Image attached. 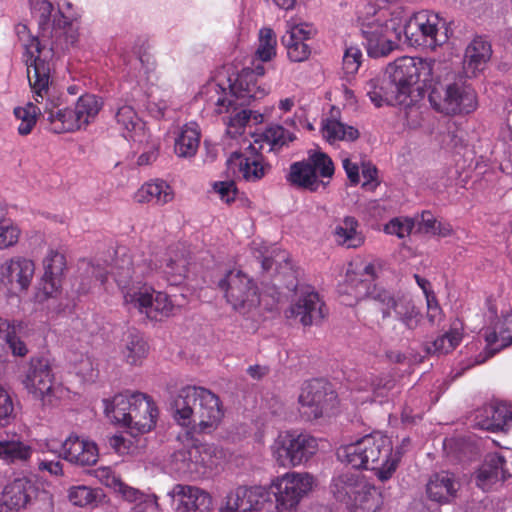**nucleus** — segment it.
Returning a JSON list of instances; mask_svg holds the SVG:
<instances>
[{
	"label": "nucleus",
	"instance_id": "3c124183",
	"mask_svg": "<svg viewBox=\"0 0 512 512\" xmlns=\"http://www.w3.org/2000/svg\"><path fill=\"white\" fill-rule=\"evenodd\" d=\"M276 36L272 29L262 28L259 32V45L256 56L261 61H270L276 55Z\"/></svg>",
	"mask_w": 512,
	"mask_h": 512
},
{
	"label": "nucleus",
	"instance_id": "4be33fe9",
	"mask_svg": "<svg viewBox=\"0 0 512 512\" xmlns=\"http://www.w3.org/2000/svg\"><path fill=\"white\" fill-rule=\"evenodd\" d=\"M287 27L281 41L287 49L288 58L293 62L306 61L311 54V48L306 41L316 34V29L308 23L288 22Z\"/></svg>",
	"mask_w": 512,
	"mask_h": 512
},
{
	"label": "nucleus",
	"instance_id": "f3484780",
	"mask_svg": "<svg viewBox=\"0 0 512 512\" xmlns=\"http://www.w3.org/2000/svg\"><path fill=\"white\" fill-rule=\"evenodd\" d=\"M34 262L23 256H14L0 266V283L11 293L26 292L34 278Z\"/></svg>",
	"mask_w": 512,
	"mask_h": 512
},
{
	"label": "nucleus",
	"instance_id": "13d9d810",
	"mask_svg": "<svg viewBox=\"0 0 512 512\" xmlns=\"http://www.w3.org/2000/svg\"><path fill=\"white\" fill-rule=\"evenodd\" d=\"M14 417V403L12 397L9 392L0 385V425H7Z\"/></svg>",
	"mask_w": 512,
	"mask_h": 512
},
{
	"label": "nucleus",
	"instance_id": "9d476101",
	"mask_svg": "<svg viewBox=\"0 0 512 512\" xmlns=\"http://www.w3.org/2000/svg\"><path fill=\"white\" fill-rule=\"evenodd\" d=\"M334 174V164L331 158L324 152L310 153L303 161L291 164L287 175V181L294 187L317 191L321 181L319 176L331 178Z\"/></svg>",
	"mask_w": 512,
	"mask_h": 512
},
{
	"label": "nucleus",
	"instance_id": "774afa93",
	"mask_svg": "<svg viewBox=\"0 0 512 512\" xmlns=\"http://www.w3.org/2000/svg\"><path fill=\"white\" fill-rule=\"evenodd\" d=\"M58 288V278L46 277V275L44 274L42 279V286L40 288L43 297L41 296V294H38L37 297L40 298V300H45L49 297H52L58 291Z\"/></svg>",
	"mask_w": 512,
	"mask_h": 512
},
{
	"label": "nucleus",
	"instance_id": "dca6fc26",
	"mask_svg": "<svg viewBox=\"0 0 512 512\" xmlns=\"http://www.w3.org/2000/svg\"><path fill=\"white\" fill-rule=\"evenodd\" d=\"M389 70L392 81L404 93L403 96L410 101V105H413L410 98L411 88L418 83L421 75L430 76L431 64L421 58L402 57L390 65Z\"/></svg>",
	"mask_w": 512,
	"mask_h": 512
},
{
	"label": "nucleus",
	"instance_id": "6e6d98bb",
	"mask_svg": "<svg viewBox=\"0 0 512 512\" xmlns=\"http://www.w3.org/2000/svg\"><path fill=\"white\" fill-rule=\"evenodd\" d=\"M46 277L59 278L66 268L65 256L55 250H50L43 261Z\"/></svg>",
	"mask_w": 512,
	"mask_h": 512
},
{
	"label": "nucleus",
	"instance_id": "79ce46f5",
	"mask_svg": "<svg viewBox=\"0 0 512 512\" xmlns=\"http://www.w3.org/2000/svg\"><path fill=\"white\" fill-rule=\"evenodd\" d=\"M32 454V448L19 439L0 441V459L6 463L27 461Z\"/></svg>",
	"mask_w": 512,
	"mask_h": 512
},
{
	"label": "nucleus",
	"instance_id": "5fc2aeb1",
	"mask_svg": "<svg viewBox=\"0 0 512 512\" xmlns=\"http://www.w3.org/2000/svg\"><path fill=\"white\" fill-rule=\"evenodd\" d=\"M419 229L425 233L432 235H439L446 237L451 234V227L438 222L433 214L429 211H424L418 222Z\"/></svg>",
	"mask_w": 512,
	"mask_h": 512
},
{
	"label": "nucleus",
	"instance_id": "de8ad7c7",
	"mask_svg": "<svg viewBox=\"0 0 512 512\" xmlns=\"http://www.w3.org/2000/svg\"><path fill=\"white\" fill-rule=\"evenodd\" d=\"M40 113L41 109L31 102L27 103L24 107H16L14 115L20 120L18 133L23 136L30 134Z\"/></svg>",
	"mask_w": 512,
	"mask_h": 512
},
{
	"label": "nucleus",
	"instance_id": "5701e85b",
	"mask_svg": "<svg viewBox=\"0 0 512 512\" xmlns=\"http://www.w3.org/2000/svg\"><path fill=\"white\" fill-rule=\"evenodd\" d=\"M169 495L178 512H208L211 508L210 495L196 486L177 484Z\"/></svg>",
	"mask_w": 512,
	"mask_h": 512
},
{
	"label": "nucleus",
	"instance_id": "20e7f679",
	"mask_svg": "<svg viewBox=\"0 0 512 512\" xmlns=\"http://www.w3.org/2000/svg\"><path fill=\"white\" fill-rule=\"evenodd\" d=\"M151 259L143 256H132L126 247H118L115 250V257L110 264L109 271L99 263L88 264L86 273L105 285L107 274H110L121 291L124 303L127 305L146 284L143 280L150 276L155 270Z\"/></svg>",
	"mask_w": 512,
	"mask_h": 512
},
{
	"label": "nucleus",
	"instance_id": "6ab92c4d",
	"mask_svg": "<svg viewBox=\"0 0 512 512\" xmlns=\"http://www.w3.org/2000/svg\"><path fill=\"white\" fill-rule=\"evenodd\" d=\"M365 90L376 107L399 105L405 107L407 118L410 114H418V108L415 105H410V101L406 100V96H403L404 93L400 92L390 76L369 80L365 85Z\"/></svg>",
	"mask_w": 512,
	"mask_h": 512
},
{
	"label": "nucleus",
	"instance_id": "473e14b6",
	"mask_svg": "<svg viewBox=\"0 0 512 512\" xmlns=\"http://www.w3.org/2000/svg\"><path fill=\"white\" fill-rule=\"evenodd\" d=\"M458 483L453 475L442 472L433 475L426 485V492L432 501L447 503L455 497Z\"/></svg>",
	"mask_w": 512,
	"mask_h": 512
},
{
	"label": "nucleus",
	"instance_id": "603ef678",
	"mask_svg": "<svg viewBox=\"0 0 512 512\" xmlns=\"http://www.w3.org/2000/svg\"><path fill=\"white\" fill-rule=\"evenodd\" d=\"M262 136L269 144L270 150L281 148L295 139V135L293 133L279 125L270 126L264 131Z\"/></svg>",
	"mask_w": 512,
	"mask_h": 512
},
{
	"label": "nucleus",
	"instance_id": "ea45409f",
	"mask_svg": "<svg viewBox=\"0 0 512 512\" xmlns=\"http://www.w3.org/2000/svg\"><path fill=\"white\" fill-rule=\"evenodd\" d=\"M321 132L323 138L329 143L336 141H354L359 137V132L352 126H347L336 119H326L322 122Z\"/></svg>",
	"mask_w": 512,
	"mask_h": 512
},
{
	"label": "nucleus",
	"instance_id": "2f4dec72",
	"mask_svg": "<svg viewBox=\"0 0 512 512\" xmlns=\"http://www.w3.org/2000/svg\"><path fill=\"white\" fill-rule=\"evenodd\" d=\"M117 124L121 127L123 136L134 142L142 143L147 140L144 122L138 117L134 108L129 105L121 106L115 115Z\"/></svg>",
	"mask_w": 512,
	"mask_h": 512
},
{
	"label": "nucleus",
	"instance_id": "49530a36",
	"mask_svg": "<svg viewBox=\"0 0 512 512\" xmlns=\"http://www.w3.org/2000/svg\"><path fill=\"white\" fill-rule=\"evenodd\" d=\"M461 338V333L458 330H451L427 344L426 351L429 354H448L459 345Z\"/></svg>",
	"mask_w": 512,
	"mask_h": 512
},
{
	"label": "nucleus",
	"instance_id": "0e129e2a",
	"mask_svg": "<svg viewBox=\"0 0 512 512\" xmlns=\"http://www.w3.org/2000/svg\"><path fill=\"white\" fill-rule=\"evenodd\" d=\"M174 469L182 474H193L192 463L188 460L187 448L176 451L172 455Z\"/></svg>",
	"mask_w": 512,
	"mask_h": 512
},
{
	"label": "nucleus",
	"instance_id": "0eeeda50",
	"mask_svg": "<svg viewBox=\"0 0 512 512\" xmlns=\"http://www.w3.org/2000/svg\"><path fill=\"white\" fill-rule=\"evenodd\" d=\"M331 491L337 500L352 506V512H377L379 509L376 488L356 474L344 473L333 478Z\"/></svg>",
	"mask_w": 512,
	"mask_h": 512
},
{
	"label": "nucleus",
	"instance_id": "58836bf2",
	"mask_svg": "<svg viewBox=\"0 0 512 512\" xmlns=\"http://www.w3.org/2000/svg\"><path fill=\"white\" fill-rule=\"evenodd\" d=\"M188 264V258L183 251L171 249L164 259V264L161 268L168 277V280L173 284H177L186 277Z\"/></svg>",
	"mask_w": 512,
	"mask_h": 512
},
{
	"label": "nucleus",
	"instance_id": "c756f323",
	"mask_svg": "<svg viewBox=\"0 0 512 512\" xmlns=\"http://www.w3.org/2000/svg\"><path fill=\"white\" fill-rule=\"evenodd\" d=\"M227 166L236 177L252 182L261 179L269 168L258 157L248 158L237 152L227 159Z\"/></svg>",
	"mask_w": 512,
	"mask_h": 512
},
{
	"label": "nucleus",
	"instance_id": "f704fd0d",
	"mask_svg": "<svg viewBox=\"0 0 512 512\" xmlns=\"http://www.w3.org/2000/svg\"><path fill=\"white\" fill-rule=\"evenodd\" d=\"M450 88L456 93H450L449 100L442 102L445 114L470 113L476 108V95L471 88L456 83Z\"/></svg>",
	"mask_w": 512,
	"mask_h": 512
},
{
	"label": "nucleus",
	"instance_id": "a18cd8bd",
	"mask_svg": "<svg viewBox=\"0 0 512 512\" xmlns=\"http://www.w3.org/2000/svg\"><path fill=\"white\" fill-rule=\"evenodd\" d=\"M359 389L369 390L376 396H385L395 387V379L390 374H369L358 384Z\"/></svg>",
	"mask_w": 512,
	"mask_h": 512
},
{
	"label": "nucleus",
	"instance_id": "4d7b16f0",
	"mask_svg": "<svg viewBox=\"0 0 512 512\" xmlns=\"http://www.w3.org/2000/svg\"><path fill=\"white\" fill-rule=\"evenodd\" d=\"M362 52L356 46L346 48L343 56V70L347 75L355 74L361 65Z\"/></svg>",
	"mask_w": 512,
	"mask_h": 512
},
{
	"label": "nucleus",
	"instance_id": "c9c22d12",
	"mask_svg": "<svg viewBox=\"0 0 512 512\" xmlns=\"http://www.w3.org/2000/svg\"><path fill=\"white\" fill-rule=\"evenodd\" d=\"M492 354L512 344V312L502 316L492 330L484 334Z\"/></svg>",
	"mask_w": 512,
	"mask_h": 512
},
{
	"label": "nucleus",
	"instance_id": "2eb2a0df",
	"mask_svg": "<svg viewBox=\"0 0 512 512\" xmlns=\"http://www.w3.org/2000/svg\"><path fill=\"white\" fill-rule=\"evenodd\" d=\"M373 301L381 310L384 319L390 317L391 311H394L397 319L409 330L416 329L421 322V312L408 296L396 297L388 290H376Z\"/></svg>",
	"mask_w": 512,
	"mask_h": 512
},
{
	"label": "nucleus",
	"instance_id": "423d86ee",
	"mask_svg": "<svg viewBox=\"0 0 512 512\" xmlns=\"http://www.w3.org/2000/svg\"><path fill=\"white\" fill-rule=\"evenodd\" d=\"M19 39L23 42L26 51L27 77L35 102L41 103L45 98H50L51 69L54 48L47 46L37 37L29 38L27 26H16Z\"/></svg>",
	"mask_w": 512,
	"mask_h": 512
},
{
	"label": "nucleus",
	"instance_id": "052dcab7",
	"mask_svg": "<svg viewBox=\"0 0 512 512\" xmlns=\"http://www.w3.org/2000/svg\"><path fill=\"white\" fill-rule=\"evenodd\" d=\"M126 501L134 503L132 512H160L156 500L151 496L144 494L139 490V495H135Z\"/></svg>",
	"mask_w": 512,
	"mask_h": 512
},
{
	"label": "nucleus",
	"instance_id": "cd10ccee",
	"mask_svg": "<svg viewBox=\"0 0 512 512\" xmlns=\"http://www.w3.org/2000/svg\"><path fill=\"white\" fill-rule=\"evenodd\" d=\"M512 421V412L506 405H485L475 414V425L481 429L497 432L503 431Z\"/></svg>",
	"mask_w": 512,
	"mask_h": 512
},
{
	"label": "nucleus",
	"instance_id": "a19ab883",
	"mask_svg": "<svg viewBox=\"0 0 512 512\" xmlns=\"http://www.w3.org/2000/svg\"><path fill=\"white\" fill-rule=\"evenodd\" d=\"M96 478L105 486L113 489L124 500L139 495V490L124 483L110 467H100L95 471Z\"/></svg>",
	"mask_w": 512,
	"mask_h": 512
},
{
	"label": "nucleus",
	"instance_id": "338daca9",
	"mask_svg": "<svg viewBox=\"0 0 512 512\" xmlns=\"http://www.w3.org/2000/svg\"><path fill=\"white\" fill-rule=\"evenodd\" d=\"M20 333L7 334L6 343L15 356L24 357L28 353L26 344L19 337Z\"/></svg>",
	"mask_w": 512,
	"mask_h": 512
},
{
	"label": "nucleus",
	"instance_id": "bb28decb",
	"mask_svg": "<svg viewBox=\"0 0 512 512\" xmlns=\"http://www.w3.org/2000/svg\"><path fill=\"white\" fill-rule=\"evenodd\" d=\"M43 112L47 116L51 130L55 133L74 132L84 129L82 123L79 122L80 119L76 116L78 113L75 107L73 109H60L54 101L48 99Z\"/></svg>",
	"mask_w": 512,
	"mask_h": 512
},
{
	"label": "nucleus",
	"instance_id": "e433bc0d",
	"mask_svg": "<svg viewBox=\"0 0 512 512\" xmlns=\"http://www.w3.org/2000/svg\"><path fill=\"white\" fill-rule=\"evenodd\" d=\"M135 198L139 203L165 205L173 200L174 192L165 181L156 180L142 185Z\"/></svg>",
	"mask_w": 512,
	"mask_h": 512
},
{
	"label": "nucleus",
	"instance_id": "f03ea898",
	"mask_svg": "<svg viewBox=\"0 0 512 512\" xmlns=\"http://www.w3.org/2000/svg\"><path fill=\"white\" fill-rule=\"evenodd\" d=\"M177 424L190 427L192 433L209 434L220 424L224 411L215 393L201 386L182 387L171 402Z\"/></svg>",
	"mask_w": 512,
	"mask_h": 512
},
{
	"label": "nucleus",
	"instance_id": "393cba45",
	"mask_svg": "<svg viewBox=\"0 0 512 512\" xmlns=\"http://www.w3.org/2000/svg\"><path fill=\"white\" fill-rule=\"evenodd\" d=\"M61 455L73 464L93 465L98 460V449L94 442L70 436L61 446Z\"/></svg>",
	"mask_w": 512,
	"mask_h": 512
},
{
	"label": "nucleus",
	"instance_id": "39448f33",
	"mask_svg": "<svg viewBox=\"0 0 512 512\" xmlns=\"http://www.w3.org/2000/svg\"><path fill=\"white\" fill-rule=\"evenodd\" d=\"M104 403L105 413L111 420L138 433L149 432L156 424L158 409L146 394L126 391Z\"/></svg>",
	"mask_w": 512,
	"mask_h": 512
},
{
	"label": "nucleus",
	"instance_id": "bf43d9fd",
	"mask_svg": "<svg viewBox=\"0 0 512 512\" xmlns=\"http://www.w3.org/2000/svg\"><path fill=\"white\" fill-rule=\"evenodd\" d=\"M413 226H414V222L412 219L394 218L391 221H389V223H387L385 225L384 231L387 234L396 235L399 238H404L410 234Z\"/></svg>",
	"mask_w": 512,
	"mask_h": 512
},
{
	"label": "nucleus",
	"instance_id": "7ed1b4c3",
	"mask_svg": "<svg viewBox=\"0 0 512 512\" xmlns=\"http://www.w3.org/2000/svg\"><path fill=\"white\" fill-rule=\"evenodd\" d=\"M337 457L353 468L374 470L378 479L384 482L396 471L401 460V452L392 453L391 439L374 432L340 447Z\"/></svg>",
	"mask_w": 512,
	"mask_h": 512
},
{
	"label": "nucleus",
	"instance_id": "9b49d317",
	"mask_svg": "<svg viewBox=\"0 0 512 512\" xmlns=\"http://www.w3.org/2000/svg\"><path fill=\"white\" fill-rule=\"evenodd\" d=\"M403 32L408 40L431 48L444 44L449 38L445 20L428 10L415 13L405 24Z\"/></svg>",
	"mask_w": 512,
	"mask_h": 512
},
{
	"label": "nucleus",
	"instance_id": "ddd939ff",
	"mask_svg": "<svg viewBox=\"0 0 512 512\" xmlns=\"http://www.w3.org/2000/svg\"><path fill=\"white\" fill-rule=\"evenodd\" d=\"M337 395L330 383L322 379L307 382L298 397L299 412L312 421L326 415L335 405Z\"/></svg>",
	"mask_w": 512,
	"mask_h": 512
},
{
	"label": "nucleus",
	"instance_id": "72a5a7b5",
	"mask_svg": "<svg viewBox=\"0 0 512 512\" xmlns=\"http://www.w3.org/2000/svg\"><path fill=\"white\" fill-rule=\"evenodd\" d=\"M200 138V128L196 122L183 125L174 142V152L177 157L184 159L194 157L199 148Z\"/></svg>",
	"mask_w": 512,
	"mask_h": 512
},
{
	"label": "nucleus",
	"instance_id": "37998d69",
	"mask_svg": "<svg viewBox=\"0 0 512 512\" xmlns=\"http://www.w3.org/2000/svg\"><path fill=\"white\" fill-rule=\"evenodd\" d=\"M237 97L243 100H256L264 97L267 93L265 88L257 84L254 73L241 72L234 85Z\"/></svg>",
	"mask_w": 512,
	"mask_h": 512
},
{
	"label": "nucleus",
	"instance_id": "c85d7f7f",
	"mask_svg": "<svg viewBox=\"0 0 512 512\" xmlns=\"http://www.w3.org/2000/svg\"><path fill=\"white\" fill-rule=\"evenodd\" d=\"M376 290H385L370 283L368 278H364L362 274L356 271H347L345 280L339 285L341 295H346L352 299L347 301V305H353L364 298L373 300V293Z\"/></svg>",
	"mask_w": 512,
	"mask_h": 512
},
{
	"label": "nucleus",
	"instance_id": "412c9836",
	"mask_svg": "<svg viewBox=\"0 0 512 512\" xmlns=\"http://www.w3.org/2000/svg\"><path fill=\"white\" fill-rule=\"evenodd\" d=\"M505 458L498 453L488 454L474 474L475 484L485 492L501 488L511 477Z\"/></svg>",
	"mask_w": 512,
	"mask_h": 512
},
{
	"label": "nucleus",
	"instance_id": "e2e57ef3",
	"mask_svg": "<svg viewBox=\"0 0 512 512\" xmlns=\"http://www.w3.org/2000/svg\"><path fill=\"white\" fill-rule=\"evenodd\" d=\"M26 323L22 320H9L0 316V340L7 339V334L22 333Z\"/></svg>",
	"mask_w": 512,
	"mask_h": 512
},
{
	"label": "nucleus",
	"instance_id": "a211bd4d",
	"mask_svg": "<svg viewBox=\"0 0 512 512\" xmlns=\"http://www.w3.org/2000/svg\"><path fill=\"white\" fill-rule=\"evenodd\" d=\"M286 316L297 319L303 326L318 325L325 317L324 303L312 288L301 287L286 310Z\"/></svg>",
	"mask_w": 512,
	"mask_h": 512
},
{
	"label": "nucleus",
	"instance_id": "8fccbe9b",
	"mask_svg": "<svg viewBox=\"0 0 512 512\" xmlns=\"http://www.w3.org/2000/svg\"><path fill=\"white\" fill-rule=\"evenodd\" d=\"M100 489H93L88 486L79 485L73 486L68 490L69 501L79 507H85L95 503L101 496Z\"/></svg>",
	"mask_w": 512,
	"mask_h": 512
},
{
	"label": "nucleus",
	"instance_id": "69168bd1",
	"mask_svg": "<svg viewBox=\"0 0 512 512\" xmlns=\"http://www.w3.org/2000/svg\"><path fill=\"white\" fill-rule=\"evenodd\" d=\"M213 188L220 198L226 203L234 201L237 188L233 181L216 182Z\"/></svg>",
	"mask_w": 512,
	"mask_h": 512
},
{
	"label": "nucleus",
	"instance_id": "7c9ffc66",
	"mask_svg": "<svg viewBox=\"0 0 512 512\" xmlns=\"http://www.w3.org/2000/svg\"><path fill=\"white\" fill-rule=\"evenodd\" d=\"M492 54L491 45L484 38L475 37L465 50L463 68L468 77L483 69Z\"/></svg>",
	"mask_w": 512,
	"mask_h": 512
},
{
	"label": "nucleus",
	"instance_id": "f8f14e48",
	"mask_svg": "<svg viewBox=\"0 0 512 512\" xmlns=\"http://www.w3.org/2000/svg\"><path fill=\"white\" fill-rule=\"evenodd\" d=\"M317 450L318 442L315 437L287 432L275 441L273 456L280 466L294 467L308 461Z\"/></svg>",
	"mask_w": 512,
	"mask_h": 512
},
{
	"label": "nucleus",
	"instance_id": "09e8293b",
	"mask_svg": "<svg viewBox=\"0 0 512 512\" xmlns=\"http://www.w3.org/2000/svg\"><path fill=\"white\" fill-rule=\"evenodd\" d=\"M188 460L192 463L193 473H197L200 467L209 465L212 455L216 454V448L209 444L193 443L187 448Z\"/></svg>",
	"mask_w": 512,
	"mask_h": 512
},
{
	"label": "nucleus",
	"instance_id": "a878e982",
	"mask_svg": "<svg viewBox=\"0 0 512 512\" xmlns=\"http://www.w3.org/2000/svg\"><path fill=\"white\" fill-rule=\"evenodd\" d=\"M331 234L337 245L348 249L359 248L365 241L359 221L350 215L336 219Z\"/></svg>",
	"mask_w": 512,
	"mask_h": 512
},
{
	"label": "nucleus",
	"instance_id": "864d4df0",
	"mask_svg": "<svg viewBox=\"0 0 512 512\" xmlns=\"http://www.w3.org/2000/svg\"><path fill=\"white\" fill-rule=\"evenodd\" d=\"M21 236L19 226L7 219L0 221V250L14 247Z\"/></svg>",
	"mask_w": 512,
	"mask_h": 512
},
{
	"label": "nucleus",
	"instance_id": "6e6552de",
	"mask_svg": "<svg viewBox=\"0 0 512 512\" xmlns=\"http://www.w3.org/2000/svg\"><path fill=\"white\" fill-rule=\"evenodd\" d=\"M364 11L359 10V18L363 19L361 32L366 40V49L370 57L378 58L388 55L400 40L401 31L394 27V21L382 23L377 17L375 20L369 21L364 17L367 15H376L377 10L369 2H362Z\"/></svg>",
	"mask_w": 512,
	"mask_h": 512
},
{
	"label": "nucleus",
	"instance_id": "680f3d73",
	"mask_svg": "<svg viewBox=\"0 0 512 512\" xmlns=\"http://www.w3.org/2000/svg\"><path fill=\"white\" fill-rule=\"evenodd\" d=\"M450 93H456L454 88H450V85L434 87L429 94V101L433 108L444 113L442 102L446 101V99L449 100Z\"/></svg>",
	"mask_w": 512,
	"mask_h": 512
},
{
	"label": "nucleus",
	"instance_id": "b1692460",
	"mask_svg": "<svg viewBox=\"0 0 512 512\" xmlns=\"http://www.w3.org/2000/svg\"><path fill=\"white\" fill-rule=\"evenodd\" d=\"M35 492L36 489L29 479H14L4 487L0 495V512H18L26 507Z\"/></svg>",
	"mask_w": 512,
	"mask_h": 512
},
{
	"label": "nucleus",
	"instance_id": "f257e3e1",
	"mask_svg": "<svg viewBox=\"0 0 512 512\" xmlns=\"http://www.w3.org/2000/svg\"><path fill=\"white\" fill-rule=\"evenodd\" d=\"M277 489L276 504L262 487L240 486L226 497L220 512H296L301 498L313 486V477L308 473H286L273 483Z\"/></svg>",
	"mask_w": 512,
	"mask_h": 512
},
{
	"label": "nucleus",
	"instance_id": "4c0bfd02",
	"mask_svg": "<svg viewBox=\"0 0 512 512\" xmlns=\"http://www.w3.org/2000/svg\"><path fill=\"white\" fill-rule=\"evenodd\" d=\"M123 360L129 365H140L148 354V345L137 332H129L121 350Z\"/></svg>",
	"mask_w": 512,
	"mask_h": 512
},
{
	"label": "nucleus",
	"instance_id": "1a4fd4ad",
	"mask_svg": "<svg viewBox=\"0 0 512 512\" xmlns=\"http://www.w3.org/2000/svg\"><path fill=\"white\" fill-rule=\"evenodd\" d=\"M21 383L27 393L42 406L53 404L57 386L51 363L45 357H32L26 364Z\"/></svg>",
	"mask_w": 512,
	"mask_h": 512
},
{
	"label": "nucleus",
	"instance_id": "c03bdc74",
	"mask_svg": "<svg viewBox=\"0 0 512 512\" xmlns=\"http://www.w3.org/2000/svg\"><path fill=\"white\" fill-rule=\"evenodd\" d=\"M78 118L84 129L95 120L102 108L101 100L93 94H85L79 97L75 106Z\"/></svg>",
	"mask_w": 512,
	"mask_h": 512
},
{
	"label": "nucleus",
	"instance_id": "aec40b11",
	"mask_svg": "<svg viewBox=\"0 0 512 512\" xmlns=\"http://www.w3.org/2000/svg\"><path fill=\"white\" fill-rule=\"evenodd\" d=\"M127 305L145 314L151 320H162L173 314L175 305L170 297L151 286H144Z\"/></svg>",
	"mask_w": 512,
	"mask_h": 512
},
{
	"label": "nucleus",
	"instance_id": "4468645a",
	"mask_svg": "<svg viewBox=\"0 0 512 512\" xmlns=\"http://www.w3.org/2000/svg\"><path fill=\"white\" fill-rule=\"evenodd\" d=\"M227 302L235 311L246 314L256 308L259 303L257 287L253 281L239 270H231L219 281Z\"/></svg>",
	"mask_w": 512,
	"mask_h": 512
}]
</instances>
